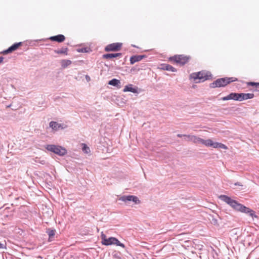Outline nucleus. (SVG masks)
Returning <instances> with one entry per match:
<instances>
[{"label": "nucleus", "instance_id": "obj_7", "mask_svg": "<svg viewBox=\"0 0 259 259\" xmlns=\"http://www.w3.org/2000/svg\"><path fill=\"white\" fill-rule=\"evenodd\" d=\"M122 45L120 42L109 44L105 48V51L106 52L118 51L121 49Z\"/></svg>", "mask_w": 259, "mask_h": 259}, {"label": "nucleus", "instance_id": "obj_4", "mask_svg": "<svg viewBox=\"0 0 259 259\" xmlns=\"http://www.w3.org/2000/svg\"><path fill=\"white\" fill-rule=\"evenodd\" d=\"M191 78L196 80L199 79V82H203L211 78V74L209 72L199 71L196 73H193L190 75Z\"/></svg>", "mask_w": 259, "mask_h": 259}, {"label": "nucleus", "instance_id": "obj_5", "mask_svg": "<svg viewBox=\"0 0 259 259\" xmlns=\"http://www.w3.org/2000/svg\"><path fill=\"white\" fill-rule=\"evenodd\" d=\"M46 149L61 156L65 155L67 152V150L65 148L59 145H47L46 146Z\"/></svg>", "mask_w": 259, "mask_h": 259}, {"label": "nucleus", "instance_id": "obj_25", "mask_svg": "<svg viewBox=\"0 0 259 259\" xmlns=\"http://www.w3.org/2000/svg\"><path fill=\"white\" fill-rule=\"evenodd\" d=\"M47 232L49 236V241H51L50 239L54 237L55 234V230L49 229Z\"/></svg>", "mask_w": 259, "mask_h": 259}, {"label": "nucleus", "instance_id": "obj_2", "mask_svg": "<svg viewBox=\"0 0 259 259\" xmlns=\"http://www.w3.org/2000/svg\"><path fill=\"white\" fill-rule=\"evenodd\" d=\"M237 80L235 77H224L218 78L213 82L211 83L209 87L211 88L224 87L231 82Z\"/></svg>", "mask_w": 259, "mask_h": 259}, {"label": "nucleus", "instance_id": "obj_33", "mask_svg": "<svg viewBox=\"0 0 259 259\" xmlns=\"http://www.w3.org/2000/svg\"><path fill=\"white\" fill-rule=\"evenodd\" d=\"M132 46L134 47H137L135 45H132Z\"/></svg>", "mask_w": 259, "mask_h": 259}, {"label": "nucleus", "instance_id": "obj_11", "mask_svg": "<svg viewBox=\"0 0 259 259\" xmlns=\"http://www.w3.org/2000/svg\"><path fill=\"white\" fill-rule=\"evenodd\" d=\"M146 57L147 56L145 55L132 56L130 58V63L131 64H134L135 63L139 62L143 59L146 58Z\"/></svg>", "mask_w": 259, "mask_h": 259}, {"label": "nucleus", "instance_id": "obj_14", "mask_svg": "<svg viewBox=\"0 0 259 259\" xmlns=\"http://www.w3.org/2000/svg\"><path fill=\"white\" fill-rule=\"evenodd\" d=\"M49 39L58 42H62L65 40V37L63 34H58L55 36H51L49 38Z\"/></svg>", "mask_w": 259, "mask_h": 259}, {"label": "nucleus", "instance_id": "obj_9", "mask_svg": "<svg viewBox=\"0 0 259 259\" xmlns=\"http://www.w3.org/2000/svg\"><path fill=\"white\" fill-rule=\"evenodd\" d=\"M238 101H242L243 100L252 99L254 97V94L251 93H238Z\"/></svg>", "mask_w": 259, "mask_h": 259}, {"label": "nucleus", "instance_id": "obj_16", "mask_svg": "<svg viewBox=\"0 0 259 259\" xmlns=\"http://www.w3.org/2000/svg\"><path fill=\"white\" fill-rule=\"evenodd\" d=\"M238 93H232L228 95L227 96L224 97L222 98V100L223 101L229 100H234L236 101H238Z\"/></svg>", "mask_w": 259, "mask_h": 259}, {"label": "nucleus", "instance_id": "obj_26", "mask_svg": "<svg viewBox=\"0 0 259 259\" xmlns=\"http://www.w3.org/2000/svg\"><path fill=\"white\" fill-rule=\"evenodd\" d=\"M82 145H83V147H82L83 152L87 154L89 153L90 152V148L88 146H87V145L85 144H83Z\"/></svg>", "mask_w": 259, "mask_h": 259}, {"label": "nucleus", "instance_id": "obj_24", "mask_svg": "<svg viewBox=\"0 0 259 259\" xmlns=\"http://www.w3.org/2000/svg\"><path fill=\"white\" fill-rule=\"evenodd\" d=\"M247 85L248 86L254 87L255 91H259V82H247Z\"/></svg>", "mask_w": 259, "mask_h": 259}, {"label": "nucleus", "instance_id": "obj_21", "mask_svg": "<svg viewBox=\"0 0 259 259\" xmlns=\"http://www.w3.org/2000/svg\"><path fill=\"white\" fill-rule=\"evenodd\" d=\"M49 125L53 130L58 131L59 130V123L56 121H51L49 123Z\"/></svg>", "mask_w": 259, "mask_h": 259}, {"label": "nucleus", "instance_id": "obj_28", "mask_svg": "<svg viewBox=\"0 0 259 259\" xmlns=\"http://www.w3.org/2000/svg\"><path fill=\"white\" fill-rule=\"evenodd\" d=\"M4 59V58L3 57H0V64H1L3 62Z\"/></svg>", "mask_w": 259, "mask_h": 259}, {"label": "nucleus", "instance_id": "obj_32", "mask_svg": "<svg viewBox=\"0 0 259 259\" xmlns=\"http://www.w3.org/2000/svg\"><path fill=\"white\" fill-rule=\"evenodd\" d=\"M40 163L42 164H45V160H41Z\"/></svg>", "mask_w": 259, "mask_h": 259}, {"label": "nucleus", "instance_id": "obj_18", "mask_svg": "<svg viewBox=\"0 0 259 259\" xmlns=\"http://www.w3.org/2000/svg\"><path fill=\"white\" fill-rule=\"evenodd\" d=\"M161 69L164 70L169 71L171 72H176L177 69L172 67L171 65L167 64H163L161 65Z\"/></svg>", "mask_w": 259, "mask_h": 259}, {"label": "nucleus", "instance_id": "obj_8", "mask_svg": "<svg viewBox=\"0 0 259 259\" xmlns=\"http://www.w3.org/2000/svg\"><path fill=\"white\" fill-rule=\"evenodd\" d=\"M120 200L123 202L133 201L135 204H138L141 203V201L138 197L134 195H124L119 198Z\"/></svg>", "mask_w": 259, "mask_h": 259}, {"label": "nucleus", "instance_id": "obj_31", "mask_svg": "<svg viewBox=\"0 0 259 259\" xmlns=\"http://www.w3.org/2000/svg\"><path fill=\"white\" fill-rule=\"evenodd\" d=\"M59 129H60V128H61V129H63V125H62V124H59Z\"/></svg>", "mask_w": 259, "mask_h": 259}, {"label": "nucleus", "instance_id": "obj_23", "mask_svg": "<svg viewBox=\"0 0 259 259\" xmlns=\"http://www.w3.org/2000/svg\"><path fill=\"white\" fill-rule=\"evenodd\" d=\"M214 148H222V149H227V147L225 145H224L222 143H218V142H214Z\"/></svg>", "mask_w": 259, "mask_h": 259}, {"label": "nucleus", "instance_id": "obj_3", "mask_svg": "<svg viewBox=\"0 0 259 259\" xmlns=\"http://www.w3.org/2000/svg\"><path fill=\"white\" fill-rule=\"evenodd\" d=\"M101 243L104 245L108 246L112 244H115L117 246H119L123 248L125 247L124 244L121 243L116 238L110 237L107 238L106 235L104 234L103 232L101 233Z\"/></svg>", "mask_w": 259, "mask_h": 259}, {"label": "nucleus", "instance_id": "obj_15", "mask_svg": "<svg viewBox=\"0 0 259 259\" xmlns=\"http://www.w3.org/2000/svg\"><path fill=\"white\" fill-rule=\"evenodd\" d=\"M123 91L124 92H131L133 93H139L138 87L134 88L133 85L132 84L126 85Z\"/></svg>", "mask_w": 259, "mask_h": 259}, {"label": "nucleus", "instance_id": "obj_19", "mask_svg": "<svg viewBox=\"0 0 259 259\" xmlns=\"http://www.w3.org/2000/svg\"><path fill=\"white\" fill-rule=\"evenodd\" d=\"M68 49L66 47H63L59 50H54V52L58 54H63L64 55H68Z\"/></svg>", "mask_w": 259, "mask_h": 259}, {"label": "nucleus", "instance_id": "obj_17", "mask_svg": "<svg viewBox=\"0 0 259 259\" xmlns=\"http://www.w3.org/2000/svg\"><path fill=\"white\" fill-rule=\"evenodd\" d=\"M121 56L122 54L120 53L115 54H106L102 56V58L105 59H109L113 58L121 57Z\"/></svg>", "mask_w": 259, "mask_h": 259}, {"label": "nucleus", "instance_id": "obj_27", "mask_svg": "<svg viewBox=\"0 0 259 259\" xmlns=\"http://www.w3.org/2000/svg\"><path fill=\"white\" fill-rule=\"evenodd\" d=\"M5 247V245L0 242V248H4Z\"/></svg>", "mask_w": 259, "mask_h": 259}, {"label": "nucleus", "instance_id": "obj_1", "mask_svg": "<svg viewBox=\"0 0 259 259\" xmlns=\"http://www.w3.org/2000/svg\"><path fill=\"white\" fill-rule=\"evenodd\" d=\"M219 198L220 199L229 205L234 210L248 214L253 220L254 218H258L254 210L238 203L237 201L232 199L231 197L225 195H221Z\"/></svg>", "mask_w": 259, "mask_h": 259}, {"label": "nucleus", "instance_id": "obj_12", "mask_svg": "<svg viewBox=\"0 0 259 259\" xmlns=\"http://www.w3.org/2000/svg\"><path fill=\"white\" fill-rule=\"evenodd\" d=\"M21 45H22L21 42L15 43V44H13L12 46H11L10 47H9L7 50L4 51L3 52V53L4 54H8L9 53H11L13 51L17 50L18 48V47Z\"/></svg>", "mask_w": 259, "mask_h": 259}, {"label": "nucleus", "instance_id": "obj_6", "mask_svg": "<svg viewBox=\"0 0 259 259\" xmlns=\"http://www.w3.org/2000/svg\"><path fill=\"white\" fill-rule=\"evenodd\" d=\"M191 57L189 56H185L184 55H176L174 56L170 57L169 60L170 61L174 62L177 64H179L183 66L188 63Z\"/></svg>", "mask_w": 259, "mask_h": 259}, {"label": "nucleus", "instance_id": "obj_29", "mask_svg": "<svg viewBox=\"0 0 259 259\" xmlns=\"http://www.w3.org/2000/svg\"><path fill=\"white\" fill-rule=\"evenodd\" d=\"M185 135H182V134H178L177 135V137H179V138H182V137H183V136H184Z\"/></svg>", "mask_w": 259, "mask_h": 259}, {"label": "nucleus", "instance_id": "obj_22", "mask_svg": "<svg viewBox=\"0 0 259 259\" xmlns=\"http://www.w3.org/2000/svg\"><path fill=\"white\" fill-rule=\"evenodd\" d=\"M72 62L69 60H62L61 61V66L63 68H66L68 66L71 64Z\"/></svg>", "mask_w": 259, "mask_h": 259}, {"label": "nucleus", "instance_id": "obj_10", "mask_svg": "<svg viewBox=\"0 0 259 259\" xmlns=\"http://www.w3.org/2000/svg\"><path fill=\"white\" fill-rule=\"evenodd\" d=\"M198 143H201L207 147H212L214 148V142L211 139L205 140L200 138H198Z\"/></svg>", "mask_w": 259, "mask_h": 259}, {"label": "nucleus", "instance_id": "obj_20", "mask_svg": "<svg viewBox=\"0 0 259 259\" xmlns=\"http://www.w3.org/2000/svg\"><path fill=\"white\" fill-rule=\"evenodd\" d=\"M108 84L117 87L118 88H120V81L119 80L116 78H113L110 80Z\"/></svg>", "mask_w": 259, "mask_h": 259}, {"label": "nucleus", "instance_id": "obj_30", "mask_svg": "<svg viewBox=\"0 0 259 259\" xmlns=\"http://www.w3.org/2000/svg\"><path fill=\"white\" fill-rule=\"evenodd\" d=\"M234 185H235V186H237V185H238V186H242L241 184H240L239 183H238V182L235 183V184H234Z\"/></svg>", "mask_w": 259, "mask_h": 259}, {"label": "nucleus", "instance_id": "obj_13", "mask_svg": "<svg viewBox=\"0 0 259 259\" xmlns=\"http://www.w3.org/2000/svg\"><path fill=\"white\" fill-rule=\"evenodd\" d=\"M185 141L188 142H193L194 143H198V138L195 136L190 135H185L183 136Z\"/></svg>", "mask_w": 259, "mask_h": 259}]
</instances>
